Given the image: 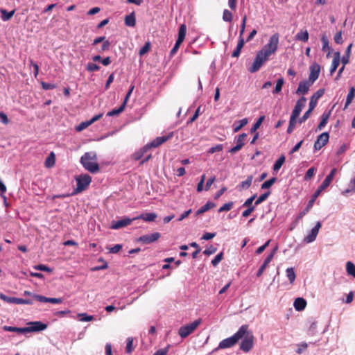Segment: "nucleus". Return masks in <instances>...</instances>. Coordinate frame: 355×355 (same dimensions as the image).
I'll return each mask as SVG.
<instances>
[{"mask_svg":"<svg viewBox=\"0 0 355 355\" xmlns=\"http://www.w3.org/2000/svg\"><path fill=\"white\" fill-rule=\"evenodd\" d=\"M96 154L94 152L85 153L80 158V163L83 167L92 173L99 171V166L96 162Z\"/></svg>","mask_w":355,"mask_h":355,"instance_id":"1","label":"nucleus"},{"mask_svg":"<svg viewBox=\"0 0 355 355\" xmlns=\"http://www.w3.org/2000/svg\"><path fill=\"white\" fill-rule=\"evenodd\" d=\"M241 327H245V333L242 336V341L240 343V349L244 352H249L254 346V337L252 331H249V326L243 324Z\"/></svg>","mask_w":355,"mask_h":355,"instance_id":"2","label":"nucleus"},{"mask_svg":"<svg viewBox=\"0 0 355 355\" xmlns=\"http://www.w3.org/2000/svg\"><path fill=\"white\" fill-rule=\"evenodd\" d=\"M245 327H241L232 336L220 341L216 349H226L234 346L238 341L242 338V336L245 333Z\"/></svg>","mask_w":355,"mask_h":355,"instance_id":"3","label":"nucleus"},{"mask_svg":"<svg viewBox=\"0 0 355 355\" xmlns=\"http://www.w3.org/2000/svg\"><path fill=\"white\" fill-rule=\"evenodd\" d=\"M279 35L278 33L273 34L268 41V42L263 46L260 50L263 53L268 57L275 54L278 49Z\"/></svg>","mask_w":355,"mask_h":355,"instance_id":"4","label":"nucleus"},{"mask_svg":"<svg viewBox=\"0 0 355 355\" xmlns=\"http://www.w3.org/2000/svg\"><path fill=\"white\" fill-rule=\"evenodd\" d=\"M201 322L202 319L199 318L191 323L182 326L178 330L179 336L182 338H186L196 330Z\"/></svg>","mask_w":355,"mask_h":355,"instance_id":"5","label":"nucleus"},{"mask_svg":"<svg viewBox=\"0 0 355 355\" xmlns=\"http://www.w3.org/2000/svg\"><path fill=\"white\" fill-rule=\"evenodd\" d=\"M76 180L77 182V187L74 190V194L85 191L91 183L92 178L88 174H83L76 177Z\"/></svg>","mask_w":355,"mask_h":355,"instance_id":"6","label":"nucleus"},{"mask_svg":"<svg viewBox=\"0 0 355 355\" xmlns=\"http://www.w3.org/2000/svg\"><path fill=\"white\" fill-rule=\"evenodd\" d=\"M269 57L261 51H259L256 55L254 60L249 69L251 73H255L260 69L262 65L268 60Z\"/></svg>","mask_w":355,"mask_h":355,"instance_id":"7","label":"nucleus"},{"mask_svg":"<svg viewBox=\"0 0 355 355\" xmlns=\"http://www.w3.org/2000/svg\"><path fill=\"white\" fill-rule=\"evenodd\" d=\"M28 324L29 326L25 327L26 333L40 331L47 328V324L40 321L31 322Z\"/></svg>","mask_w":355,"mask_h":355,"instance_id":"8","label":"nucleus"},{"mask_svg":"<svg viewBox=\"0 0 355 355\" xmlns=\"http://www.w3.org/2000/svg\"><path fill=\"white\" fill-rule=\"evenodd\" d=\"M173 137V132H171L166 135H163L155 138L154 140H153L150 143L148 144L147 145L150 146V149L151 148H157L159 146L167 141L168 139H171Z\"/></svg>","mask_w":355,"mask_h":355,"instance_id":"9","label":"nucleus"},{"mask_svg":"<svg viewBox=\"0 0 355 355\" xmlns=\"http://www.w3.org/2000/svg\"><path fill=\"white\" fill-rule=\"evenodd\" d=\"M329 135L328 132H325L320 134L318 137V139L314 144L315 150H320L323 146H324L327 144V142L329 141Z\"/></svg>","mask_w":355,"mask_h":355,"instance_id":"10","label":"nucleus"},{"mask_svg":"<svg viewBox=\"0 0 355 355\" xmlns=\"http://www.w3.org/2000/svg\"><path fill=\"white\" fill-rule=\"evenodd\" d=\"M161 236V234L159 232H155L151 234H146L140 236L137 241L144 243L149 244L157 241Z\"/></svg>","mask_w":355,"mask_h":355,"instance_id":"11","label":"nucleus"},{"mask_svg":"<svg viewBox=\"0 0 355 355\" xmlns=\"http://www.w3.org/2000/svg\"><path fill=\"white\" fill-rule=\"evenodd\" d=\"M310 74L309 80L313 84L318 78L320 72V66L318 63H313L310 66Z\"/></svg>","mask_w":355,"mask_h":355,"instance_id":"12","label":"nucleus"},{"mask_svg":"<svg viewBox=\"0 0 355 355\" xmlns=\"http://www.w3.org/2000/svg\"><path fill=\"white\" fill-rule=\"evenodd\" d=\"M306 101V98L304 96H302L300 99H298L291 116L297 118L302 109L304 107Z\"/></svg>","mask_w":355,"mask_h":355,"instance_id":"13","label":"nucleus"},{"mask_svg":"<svg viewBox=\"0 0 355 355\" xmlns=\"http://www.w3.org/2000/svg\"><path fill=\"white\" fill-rule=\"evenodd\" d=\"M322 225L320 222H317L315 227L312 228L311 232L304 238V241L306 243L314 241L317 237L319 230Z\"/></svg>","mask_w":355,"mask_h":355,"instance_id":"14","label":"nucleus"},{"mask_svg":"<svg viewBox=\"0 0 355 355\" xmlns=\"http://www.w3.org/2000/svg\"><path fill=\"white\" fill-rule=\"evenodd\" d=\"M324 89H320L311 96L309 106L310 109L313 110H314L317 105L318 99L324 95Z\"/></svg>","mask_w":355,"mask_h":355,"instance_id":"15","label":"nucleus"},{"mask_svg":"<svg viewBox=\"0 0 355 355\" xmlns=\"http://www.w3.org/2000/svg\"><path fill=\"white\" fill-rule=\"evenodd\" d=\"M313 85L309 80L301 81L299 83L298 88L296 90L297 95H304L308 93L310 87Z\"/></svg>","mask_w":355,"mask_h":355,"instance_id":"16","label":"nucleus"},{"mask_svg":"<svg viewBox=\"0 0 355 355\" xmlns=\"http://www.w3.org/2000/svg\"><path fill=\"white\" fill-rule=\"evenodd\" d=\"M33 298L41 302H50L53 304H60L63 301L62 298L46 297L40 295H33Z\"/></svg>","mask_w":355,"mask_h":355,"instance_id":"17","label":"nucleus"},{"mask_svg":"<svg viewBox=\"0 0 355 355\" xmlns=\"http://www.w3.org/2000/svg\"><path fill=\"white\" fill-rule=\"evenodd\" d=\"M131 219L128 218H125L121 220L113 222L111 228L114 230H117L123 227H126L129 225L131 223Z\"/></svg>","mask_w":355,"mask_h":355,"instance_id":"18","label":"nucleus"},{"mask_svg":"<svg viewBox=\"0 0 355 355\" xmlns=\"http://www.w3.org/2000/svg\"><path fill=\"white\" fill-rule=\"evenodd\" d=\"M340 62V53L339 51L334 53L331 66L330 68V74L332 75L337 69Z\"/></svg>","mask_w":355,"mask_h":355,"instance_id":"19","label":"nucleus"},{"mask_svg":"<svg viewBox=\"0 0 355 355\" xmlns=\"http://www.w3.org/2000/svg\"><path fill=\"white\" fill-rule=\"evenodd\" d=\"M336 173L337 169L335 168L331 171L330 173L326 177L324 180L320 184L322 188L327 189L330 185Z\"/></svg>","mask_w":355,"mask_h":355,"instance_id":"20","label":"nucleus"},{"mask_svg":"<svg viewBox=\"0 0 355 355\" xmlns=\"http://www.w3.org/2000/svg\"><path fill=\"white\" fill-rule=\"evenodd\" d=\"M157 216L155 213H144L135 219H142L146 222L154 221L157 218Z\"/></svg>","mask_w":355,"mask_h":355,"instance_id":"21","label":"nucleus"},{"mask_svg":"<svg viewBox=\"0 0 355 355\" xmlns=\"http://www.w3.org/2000/svg\"><path fill=\"white\" fill-rule=\"evenodd\" d=\"M125 24L129 27H135L136 25V17L135 12L126 15L124 19Z\"/></svg>","mask_w":355,"mask_h":355,"instance_id":"22","label":"nucleus"},{"mask_svg":"<svg viewBox=\"0 0 355 355\" xmlns=\"http://www.w3.org/2000/svg\"><path fill=\"white\" fill-rule=\"evenodd\" d=\"M306 306V302L304 299L298 297L294 302V307L297 311H302Z\"/></svg>","mask_w":355,"mask_h":355,"instance_id":"23","label":"nucleus"},{"mask_svg":"<svg viewBox=\"0 0 355 355\" xmlns=\"http://www.w3.org/2000/svg\"><path fill=\"white\" fill-rule=\"evenodd\" d=\"M149 146H150L146 145L142 148H141L139 150L135 152L132 155V158L135 160H139L140 159H141L144 154L150 149Z\"/></svg>","mask_w":355,"mask_h":355,"instance_id":"24","label":"nucleus"},{"mask_svg":"<svg viewBox=\"0 0 355 355\" xmlns=\"http://www.w3.org/2000/svg\"><path fill=\"white\" fill-rule=\"evenodd\" d=\"M10 303H14L16 304H33V301L29 299H22L11 297Z\"/></svg>","mask_w":355,"mask_h":355,"instance_id":"25","label":"nucleus"},{"mask_svg":"<svg viewBox=\"0 0 355 355\" xmlns=\"http://www.w3.org/2000/svg\"><path fill=\"white\" fill-rule=\"evenodd\" d=\"M187 33V26L184 24H181L178 31V37L176 41L182 43Z\"/></svg>","mask_w":355,"mask_h":355,"instance_id":"26","label":"nucleus"},{"mask_svg":"<svg viewBox=\"0 0 355 355\" xmlns=\"http://www.w3.org/2000/svg\"><path fill=\"white\" fill-rule=\"evenodd\" d=\"M55 164V156L53 152H51L46 157L44 165L46 168H51Z\"/></svg>","mask_w":355,"mask_h":355,"instance_id":"27","label":"nucleus"},{"mask_svg":"<svg viewBox=\"0 0 355 355\" xmlns=\"http://www.w3.org/2000/svg\"><path fill=\"white\" fill-rule=\"evenodd\" d=\"M330 111L328 112H324L322 114V116H321V121L320 122V123L318 124V130H322L327 123V121L329 119V116H330Z\"/></svg>","mask_w":355,"mask_h":355,"instance_id":"28","label":"nucleus"},{"mask_svg":"<svg viewBox=\"0 0 355 355\" xmlns=\"http://www.w3.org/2000/svg\"><path fill=\"white\" fill-rule=\"evenodd\" d=\"M248 121L246 118L243 119L239 121L234 122L233 127H234V132H239L243 126L247 125Z\"/></svg>","mask_w":355,"mask_h":355,"instance_id":"29","label":"nucleus"},{"mask_svg":"<svg viewBox=\"0 0 355 355\" xmlns=\"http://www.w3.org/2000/svg\"><path fill=\"white\" fill-rule=\"evenodd\" d=\"M3 330L6 331H10V332H16L19 334H25L26 329L25 327H11V326H4L3 327Z\"/></svg>","mask_w":355,"mask_h":355,"instance_id":"30","label":"nucleus"},{"mask_svg":"<svg viewBox=\"0 0 355 355\" xmlns=\"http://www.w3.org/2000/svg\"><path fill=\"white\" fill-rule=\"evenodd\" d=\"M252 179L253 177L252 175L248 176L246 180L243 181L239 184V185L238 186L239 189H248L252 184Z\"/></svg>","mask_w":355,"mask_h":355,"instance_id":"31","label":"nucleus"},{"mask_svg":"<svg viewBox=\"0 0 355 355\" xmlns=\"http://www.w3.org/2000/svg\"><path fill=\"white\" fill-rule=\"evenodd\" d=\"M321 41L322 43V51H329L327 56L329 57L331 48L329 46V40H328L327 37L325 35H323L321 37Z\"/></svg>","mask_w":355,"mask_h":355,"instance_id":"32","label":"nucleus"},{"mask_svg":"<svg viewBox=\"0 0 355 355\" xmlns=\"http://www.w3.org/2000/svg\"><path fill=\"white\" fill-rule=\"evenodd\" d=\"M296 40L302 41V42H307L309 40V33L306 30H302L300 31L295 36Z\"/></svg>","mask_w":355,"mask_h":355,"instance_id":"33","label":"nucleus"},{"mask_svg":"<svg viewBox=\"0 0 355 355\" xmlns=\"http://www.w3.org/2000/svg\"><path fill=\"white\" fill-rule=\"evenodd\" d=\"M285 162V156L284 155H282L275 162V163L273 165V170L275 171H277L280 169L282 166Z\"/></svg>","mask_w":355,"mask_h":355,"instance_id":"34","label":"nucleus"},{"mask_svg":"<svg viewBox=\"0 0 355 355\" xmlns=\"http://www.w3.org/2000/svg\"><path fill=\"white\" fill-rule=\"evenodd\" d=\"M0 12L1 13V19H2V20L8 21V20L10 19L12 17V16L15 14V10H13L10 11V12H7V10H6L4 9H1Z\"/></svg>","mask_w":355,"mask_h":355,"instance_id":"35","label":"nucleus"},{"mask_svg":"<svg viewBox=\"0 0 355 355\" xmlns=\"http://www.w3.org/2000/svg\"><path fill=\"white\" fill-rule=\"evenodd\" d=\"M354 96H355V89H354V87H351L349 91V93L347 94V98H346L345 108L347 107V106L352 103V101L354 98Z\"/></svg>","mask_w":355,"mask_h":355,"instance_id":"36","label":"nucleus"},{"mask_svg":"<svg viewBox=\"0 0 355 355\" xmlns=\"http://www.w3.org/2000/svg\"><path fill=\"white\" fill-rule=\"evenodd\" d=\"M215 206L214 203L208 202L205 205L201 207L197 211L196 215H200L207 211H208L209 209L214 207Z\"/></svg>","mask_w":355,"mask_h":355,"instance_id":"37","label":"nucleus"},{"mask_svg":"<svg viewBox=\"0 0 355 355\" xmlns=\"http://www.w3.org/2000/svg\"><path fill=\"white\" fill-rule=\"evenodd\" d=\"M125 107V103H122V105L117 109H113L112 110L108 112L107 113V116H113L119 114L121 113Z\"/></svg>","mask_w":355,"mask_h":355,"instance_id":"38","label":"nucleus"},{"mask_svg":"<svg viewBox=\"0 0 355 355\" xmlns=\"http://www.w3.org/2000/svg\"><path fill=\"white\" fill-rule=\"evenodd\" d=\"M297 119L296 117L291 116L290 120H289V125L287 129V133L291 134L293 132L295 128V125L297 123Z\"/></svg>","mask_w":355,"mask_h":355,"instance_id":"39","label":"nucleus"},{"mask_svg":"<svg viewBox=\"0 0 355 355\" xmlns=\"http://www.w3.org/2000/svg\"><path fill=\"white\" fill-rule=\"evenodd\" d=\"M346 270L349 275H352V277H355V265L352 262H347Z\"/></svg>","mask_w":355,"mask_h":355,"instance_id":"40","label":"nucleus"},{"mask_svg":"<svg viewBox=\"0 0 355 355\" xmlns=\"http://www.w3.org/2000/svg\"><path fill=\"white\" fill-rule=\"evenodd\" d=\"M286 276L291 284H293L295 279V273L293 268L286 269Z\"/></svg>","mask_w":355,"mask_h":355,"instance_id":"41","label":"nucleus"},{"mask_svg":"<svg viewBox=\"0 0 355 355\" xmlns=\"http://www.w3.org/2000/svg\"><path fill=\"white\" fill-rule=\"evenodd\" d=\"M265 119V116H261L255 122V123L251 128L250 132L252 133L255 132L260 127L261 124L263 123Z\"/></svg>","mask_w":355,"mask_h":355,"instance_id":"42","label":"nucleus"},{"mask_svg":"<svg viewBox=\"0 0 355 355\" xmlns=\"http://www.w3.org/2000/svg\"><path fill=\"white\" fill-rule=\"evenodd\" d=\"M284 80L283 78H279L277 81L276 86L275 89L273 90V94H279L282 89V86L284 85Z\"/></svg>","mask_w":355,"mask_h":355,"instance_id":"43","label":"nucleus"},{"mask_svg":"<svg viewBox=\"0 0 355 355\" xmlns=\"http://www.w3.org/2000/svg\"><path fill=\"white\" fill-rule=\"evenodd\" d=\"M233 18L232 13L227 9L224 10L223 19L227 22H231Z\"/></svg>","mask_w":355,"mask_h":355,"instance_id":"44","label":"nucleus"},{"mask_svg":"<svg viewBox=\"0 0 355 355\" xmlns=\"http://www.w3.org/2000/svg\"><path fill=\"white\" fill-rule=\"evenodd\" d=\"M276 180H277L276 178H272L266 180L261 184V189H266L270 188L276 182Z\"/></svg>","mask_w":355,"mask_h":355,"instance_id":"45","label":"nucleus"},{"mask_svg":"<svg viewBox=\"0 0 355 355\" xmlns=\"http://www.w3.org/2000/svg\"><path fill=\"white\" fill-rule=\"evenodd\" d=\"M270 191H267L263 194H261L255 201L254 202V205L257 206L259 204H261V202H263V201H265L268 197L270 196Z\"/></svg>","mask_w":355,"mask_h":355,"instance_id":"46","label":"nucleus"},{"mask_svg":"<svg viewBox=\"0 0 355 355\" xmlns=\"http://www.w3.org/2000/svg\"><path fill=\"white\" fill-rule=\"evenodd\" d=\"M248 135L246 133H242L236 137V144L240 145L242 148L245 144V140Z\"/></svg>","mask_w":355,"mask_h":355,"instance_id":"47","label":"nucleus"},{"mask_svg":"<svg viewBox=\"0 0 355 355\" xmlns=\"http://www.w3.org/2000/svg\"><path fill=\"white\" fill-rule=\"evenodd\" d=\"M86 69L89 72L97 71L100 69V67L96 64L89 62L86 66Z\"/></svg>","mask_w":355,"mask_h":355,"instance_id":"48","label":"nucleus"},{"mask_svg":"<svg viewBox=\"0 0 355 355\" xmlns=\"http://www.w3.org/2000/svg\"><path fill=\"white\" fill-rule=\"evenodd\" d=\"M150 49V43L149 42H146V44L144 45L142 48L140 49L139 54L141 57L146 53H147Z\"/></svg>","mask_w":355,"mask_h":355,"instance_id":"49","label":"nucleus"},{"mask_svg":"<svg viewBox=\"0 0 355 355\" xmlns=\"http://www.w3.org/2000/svg\"><path fill=\"white\" fill-rule=\"evenodd\" d=\"M234 205L233 202H229L227 203L224 204L222 207H220L218 209V212L227 211H230Z\"/></svg>","mask_w":355,"mask_h":355,"instance_id":"50","label":"nucleus"},{"mask_svg":"<svg viewBox=\"0 0 355 355\" xmlns=\"http://www.w3.org/2000/svg\"><path fill=\"white\" fill-rule=\"evenodd\" d=\"M312 111H313V110H311L309 107L308 110L306 112H305V113L303 114V116L298 119V123H302L305 122L309 118Z\"/></svg>","mask_w":355,"mask_h":355,"instance_id":"51","label":"nucleus"},{"mask_svg":"<svg viewBox=\"0 0 355 355\" xmlns=\"http://www.w3.org/2000/svg\"><path fill=\"white\" fill-rule=\"evenodd\" d=\"M132 345H133V338L131 337L128 338L126 347H125V352L128 354L131 353L132 351L133 350Z\"/></svg>","mask_w":355,"mask_h":355,"instance_id":"52","label":"nucleus"},{"mask_svg":"<svg viewBox=\"0 0 355 355\" xmlns=\"http://www.w3.org/2000/svg\"><path fill=\"white\" fill-rule=\"evenodd\" d=\"M315 168L314 167H311L309 168L305 174L304 180L306 181L309 180L315 174Z\"/></svg>","mask_w":355,"mask_h":355,"instance_id":"53","label":"nucleus"},{"mask_svg":"<svg viewBox=\"0 0 355 355\" xmlns=\"http://www.w3.org/2000/svg\"><path fill=\"white\" fill-rule=\"evenodd\" d=\"M171 347L170 345H168L165 348L158 349L153 355H167L168 350Z\"/></svg>","mask_w":355,"mask_h":355,"instance_id":"54","label":"nucleus"},{"mask_svg":"<svg viewBox=\"0 0 355 355\" xmlns=\"http://www.w3.org/2000/svg\"><path fill=\"white\" fill-rule=\"evenodd\" d=\"M223 149V144H217L216 146L210 148L209 150H208V153L210 154H213L216 152L222 151Z\"/></svg>","mask_w":355,"mask_h":355,"instance_id":"55","label":"nucleus"},{"mask_svg":"<svg viewBox=\"0 0 355 355\" xmlns=\"http://www.w3.org/2000/svg\"><path fill=\"white\" fill-rule=\"evenodd\" d=\"M223 254L220 252L218 254L214 259L211 261V263L214 266H216L218 263L223 259Z\"/></svg>","mask_w":355,"mask_h":355,"instance_id":"56","label":"nucleus"},{"mask_svg":"<svg viewBox=\"0 0 355 355\" xmlns=\"http://www.w3.org/2000/svg\"><path fill=\"white\" fill-rule=\"evenodd\" d=\"M247 209L244 210L242 213V216L244 218L248 217L255 209V207H246Z\"/></svg>","mask_w":355,"mask_h":355,"instance_id":"57","label":"nucleus"},{"mask_svg":"<svg viewBox=\"0 0 355 355\" xmlns=\"http://www.w3.org/2000/svg\"><path fill=\"white\" fill-rule=\"evenodd\" d=\"M78 316L80 317V320L84 322H89L92 321L94 319V317L92 315H88L87 313H80L78 314Z\"/></svg>","mask_w":355,"mask_h":355,"instance_id":"58","label":"nucleus"},{"mask_svg":"<svg viewBox=\"0 0 355 355\" xmlns=\"http://www.w3.org/2000/svg\"><path fill=\"white\" fill-rule=\"evenodd\" d=\"M275 251H276V250L275 249L270 254L268 255V257L266 258V259L263 261V266H265L266 267L268 266V265L270 263V262L273 259V257L275 254Z\"/></svg>","mask_w":355,"mask_h":355,"instance_id":"59","label":"nucleus"},{"mask_svg":"<svg viewBox=\"0 0 355 355\" xmlns=\"http://www.w3.org/2000/svg\"><path fill=\"white\" fill-rule=\"evenodd\" d=\"M256 198V195H253L250 198H248L245 202L243 204V207H255L256 205H252V202Z\"/></svg>","mask_w":355,"mask_h":355,"instance_id":"60","label":"nucleus"},{"mask_svg":"<svg viewBox=\"0 0 355 355\" xmlns=\"http://www.w3.org/2000/svg\"><path fill=\"white\" fill-rule=\"evenodd\" d=\"M334 41L338 44H341L343 42V37H342V31H340L334 36Z\"/></svg>","mask_w":355,"mask_h":355,"instance_id":"61","label":"nucleus"},{"mask_svg":"<svg viewBox=\"0 0 355 355\" xmlns=\"http://www.w3.org/2000/svg\"><path fill=\"white\" fill-rule=\"evenodd\" d=\"M298 349L296 350V353L300 354L303 351L306 350L308 347V345L306 343L302 342L300 345H298Z\"/></svg>","mask_w":355,"mask_h":355,"instance_id":"62","label":"nucleus"},{"mask_svg":"<svg viewBox=\"0 0 355 355\" xmlns=\"http://www.w3.org/2000/svg\"><path fill=\"white\" fill-rule=\"evenodd\" d=\"M42 87L45 90L53 89L56 87L55 84L48 83L45 82L41 83Z\"/></svg>","mask_w":355,"mask_h":355,"instance_id":"63","label":"nucleus"},{"mask_svg":"<svg viewBox=\"0 0 355 355\" xmlns=\"http://www.w3.org/2000/svg\"><path fill=\"white\" fill-rule=\"evenodd\" d=\"M216 251V248L214 247L213 245H211L208 247L207 249H205L203 252V253L206 255H211L214 253H215Z\"/></svg>","mask_w":355,"mask_h":355,"instance_id":"64","label":"nucleus"}]
</instances>
